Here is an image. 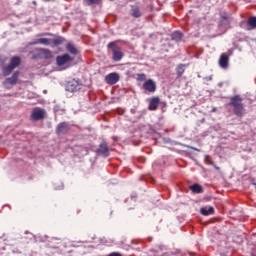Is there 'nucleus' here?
<instances>
[{"label":"nucleus","instance_id":"obj_8","mask_svg":"<svg viewBox=\"0 0 256 256\" xmlns=\"http://www.w3.org/2000/svg\"><path fill=\"white\" fill-rule=\"evenodd\" d=\"M69 131H71V126L68 122H61L56 127V135H66Z\"/></svg>","mask_w":256,"mask_h":256},{"label":"nucleus","instance_id":"obj_10","mask_svg":"<svg viewBox=\"0 0 256 256\" xmlns=\"http://www.w3.org/2000/svg\"><path fill=\"white\" fill-rule=\"evenodd\" d=\"M81 89V84L73 79L66 84V91H69L70 93H75V91H79Z\"/></svg>","mask_w":256,"mask_h":256},{"label":"nucleus","instance_id":"obj_31","mask_svg":"<svg viewBox=\"0 0 256 256\" xmlns=\"http://www.w3.org/2000/svg\"><path fill=\"white\" fill-rule=\"evenodd\" d=\"M252 256H256V255H252Z\"/></svg>","mask_w":256,"mask_h":256},{"label":"nucleus","instance_id":"obj_29","mask_svg":"<svg viewBox=\"0 0 256 256\" xmlns=\"http://www.w3.org/2000/svg\"><path fill=\"white\" fill-rule=\"evenodd\" d=\"M215 169H216L217 171H219V169H220V168H219V167H217V166H215Z\"/></svg>","mask_w":256,"mask_h":256},{"label":"nucleus","instance_id":"obj_20","mask_svg":"<svg viewBox=\"0 0 256 256\" xmlns=\"http://www.w3.org/2000/svg\"><path fill=\"white\" fill-rule=\"evenodd\" d=\"M66 50L68 51V53H71V55H77V53H79V50H77L73 43H68L66 45Z\"/></svg>","mask_w":256,"mask_h":256},{"label":"nucleus","instance_id":"obj_18","mask_svg":"<svg viewBox=\"0 0 256 256\" xmlns=\"http://www.w3.org/2000/svg\"><path fill=\"white\" fill-rule=\"evenodd\" d=\"M247 25V31H251V29H256V16L250 17L247 21Z\"/></svg>","mask_w":256,"mask_h":256},{"label":"nucleus","instance_id":"obj_11","mask_svg":"<svg viewBox=\"0 0 256 256\" xmlns=\"http://www.w3.org/2000/svg\"><path fill=\"white\" fill-rule=\"evenodd\" d=\"M72 60L73 58L69 54H63L56 57V63L58 67H63V65H66V63H69Z\"/></svg>","mask_w":256,"mask_h":256},{"label":"nucleus","instance_id":"obj_27","mask_svg":"<svg viewBox=\"0 0 256 256\" xmlns=\"http://www.w3.org/2000/svg\"><path fill=\"white\" fill-rule=\"evenodd\" d=\"M108 256H121V254L117 253V252H113V253L109 254Z\"/></svg>","mask_w":256,"mask_h":256},{"label":"nucleus","instance_id":"obj_2","mask_svg":"<svg viewBox=\"0 0 256 256\" xmlns=\"http://www.w3.org/2000/svg\"><path fill=\"white\" fill-rule=\"evenodd\" d=\"M51 43L55 46V47H59V45H63V43H65V39L63 38V36H58L54 39H49V38H39L36 42L32 43V45H45V46H49L51 45Z\"/></svg>","mask_w":256,"mask_h":256},{"label":"nucleus","instance_id":"obj_26","mask_svg":"<svg viewBox=\"0 0 256 256\" xmlns=\"http://www.w3.org/2000/svg\"><path fill=\"white\" fill-rule=\"evenodd\" d=\"M145 79H147V75L137 74V81H145Z\"/></svg>","mask_w":256,"mask_h":256},{"label":"nucleus","instance_id":"obj_3","mask_svg":"<svg viewBox=\"0 0 256 256\" xmlns=\"http://www.w3.org/2000/svg\"><path fill=\"white\" fill-rule=\"evenodd\" d=\"M231 21H233L231 14L227 12H220L218 29H221L224 32L227 31L228 29H231Z\"/></svg>","mask_w":256,"mask_h":256},{"label":"nucleus","instance_id":"obj_1","mask_svg":"<svg viewBox=\"0 0 256 256\" xmlns=\"http://www.w3.org/2000/svg\"><path fill=\"white\" fill-rule=\"evenodd\" d=\"M228 105L229 107H232L233 113L234 115H236V117H244L247 110H245L243 98L240 95H235L231 97Z\"/></svg>","mask_w":256,"mask_h":256},{"label":"nucleus","instance_id":"obj_7","mask_svg":"<svg viewBox=\"0 0 256 256\" xmlns=\"http://www.w3.org/2000/svg\"><path fill=\"white\" fill-rule=\"evenodd\" d=\"M142 89H144L145 93H155L157 91V83L153 79L145 80Z\"/></svg>","mask_w":256,"mask_h":256},{"label":"nucleus","instance_id":"obj_16","mask_svg":"<svg viewBox=\"0 0 256 256\" xmlns=\"http://www.w3.org/2000/svg\"><path fill=\"white\" fill-rule=\"evenodd\" d=\"M39 55L43 57V59H52L53 52L47 48L39 49Z\"/></svg>","mask_w":256,"mask_h":256},{"label":"nucleus","instance_id":"obj_6","mask_svg":"<svg viewBox=\"0 0 256 256\" xmlns=\"http://www.w3.org/2000/svg\"><path fill=\"white\" fill-rule=\"evenodd\" d=\"M19 75H20V72L15 71L11 77L6 78L5 81L3 82L4 87H6V89H11L13 85H17V81H19Z\"/></svg>","mask_w":256,"mask_h":256},{"label":"nucleus","instance_id":"obj_24","mask_svg":"<svg viewBox=\"0 0 256 256\" xmlns=\"http://www.w3.org/2000/svg\"><path fill=\"white\" fill-rule=\"evenodd\" d=\"M172 41L179 42L183 39V34L181 32H174L171 34Z\"/></svg>","mask_w":256,"mask_h":256},{"label":"nucleus","instance_id":"obj_25","mask_svg":"<svg viewBox=\"0 0 256 256\" xmlns=\"http://www.w3.org/2000/svg\"><path fill=\"white\" fill-rule=\"evenodd\" d=\"M87 5H99L101 0H86Z\"/></svg>","mask_w":256,"mask_h":256},{"label":"nucleus","instance_id":"obj_22","mask_svg":"<svg viewBox=\"0 0 256 256\" xmlns=\"http://www.w3.org/2000/svg\"><path fill=\"white\" fill-rule=\"evenodd\" d=\"M185 67H187V65H185V64H179L176 67L177 77H183V74L185 73Z\"/></svg>","mask_w":256,"mask_h":256},{"label":"nucleus","instance_id":"obj_12","mask_svg":"<svg viewBox=\"0 0 256 256\" xmlns=\"http://www.w3.org/2000/svg\"><path fill=\"white\" fill-rule=\"evenodd\" d=\"M96 153L98 155H102V157H109V146H108L107 142L103 141L99 145V148L96 150Z\"/></svg>","mask_w":256,"mask_h":256},{"label":"nucleus","instance_id":"obj_15","mask_svg":"<svg viewBox=\"0 0 256 256\" xmlns=\"http://www.w3.org/2000/svg\"><path fill=\"white\" fill-rule=\"evenodd\" d=\"M219 66L222 69H227V67H229V55L226 53L221 54L219 59Z\"/></svg>","mask_w":256,"mask_h":256},{"label":"nucleus","instance_id":"obj_21","mask_svg":"<svg viewBox=\"0 0 256 256\" xmlns=\"http://www.w3.org/2000/svg\"><path fill=\"white\" fill-rule=\"evenodd\" d=\"M14 69L15 68L13 66H11L10 64L8 66H4L2 68V73H3L4 77H9V74L13 73Z\"/></svg>","mask_w":256,"mask_h":256},{"label":"nucleus","instance_id":"obj_9","mask_svg":"<svg viewBox=\"0 0 256 256\" xmlns=\"http://www.w3.org/2000/svg\"><path fill=\"white\" fill-rule=\"evenodd\" d=\"M129 15L134 19H140V17H143V12L141 11V7H139V5H131Z\"/></svg>","mask_w":256,"mask_h":256},{"label":"nucleus","instance_id":"obj_19","mask_svg":"<svg viewBox=\"0 0 256 256\" xmlns=\"http://www.w3.org/2000/svg\"><path fill=\"white\" fill-rule=\"evenodd\" d=\"M201 215L207 216V215H213L215 213V208L213 207H203L200 209Z\"/></svg>","mask_w":256,"mask_h":256},{"label":"nucleus","instance_id":"obj_13","mask_svg":"<svg viewBox=\"0 0 256 256\" xmlns=\"http://www.w3.org/2000/svg\"><path fill=\"white\" fill-rule=\"evenodd\" d=\"M119 75L117 72H112L105 77V81L108 85H115L119 81Z\"/></svg>","mask_w":256,"mask_h":256},{"label":"nucleus","instance_id":"obj_28","mask_svg":"<svg viewBox=\"0 0 256 256\" xmlns=\"http://www.w3.org/2000/svg\"><path fill=\"white\" fill-rule=\"evenodd\" d=\"M191 149H193L194 151H199V149H197L195 147H191Z\"/></svg>","mask_w":256,"mask_h":256},{"label":"nucleus","instance_id":"obj_14","mask_svg":"<svg viewBox=\"0 0 256 256\" xmlns=\"http://www.w3.org/2000/svg\"><path fill=\"white\" fill-rule=\"evenodd\" d=\"M160 103H161V99L159 98V96L152 97L150 99L149 106H148L149 111H157Z\"/></svg>","mask_w":256,"mask_h":256},{"label":"nucleus","instance_id":"obj_23","mask_svg":"<svg viewBox=\"0 0 256 256\" xmlns=\"http://www.w3.org/2000/svg\"><path fill=\"white\" fill-rule=\"evenodd\" d=\"M189 189L193 192V193H203V187H201V185L199 184H193L189 187Z\"/></svg>","mask_w":256,"mask_h":256},{"label":"nucleus","instance_id":"obj_30","mask_svg":"<svg viewBox=\"0 0 256 256\" xmlns=\"http://www.w3.org/2000/svg\"><path fill=\"white\" fill-rule=\"evenodd\" d=\"M44 1H51V0H44Z\"/></svg>","mask_w":256,"mask_h":256},{"label":"nucleus","instance_id":"obj_5","mask_svg":"<svg viewBox=\"0 0 256 256\" xmlns=\"http://www.w3.org/2000/svg\"><path fill=\"white\" fill-rule=\"evenodd\" d=\"M45 115H47V112L43 108L35 107L33 108L30 119L31 121H41L45 119Z\"/></svg>","mask_w":256,"mask_h":256},{"label":"nucleus","instance_id":"obj_4","mask_svg":"<svg viewBox=\"0 0 256 256\" xmlns=\"http://www.w3.org/2000/svg\"><path fill=\"white\" fill-rule=\"evenodd\" d=\"M107 49H110V51H112V59L115 62H119L121 61V59H123V51H121V47L117 45L116 41L108 43Z\"/></svg>","mask_w":256,"mask_h":256},{"label":"nucleus","instance_id":"obj_17","mask_svg":"<svg viewBox=\"0 0 256 256\" xmlns=\"http://www.w3.org/2000/svg\"><path fill=\"white\" fill-rule=\"evenodd\" d=\"M9 65L13 67L14 69H17L19 65H21V57L19 56H14L11 58Z\"/></svg>","mask_w":256,"mask_h":256}]
</instances>
